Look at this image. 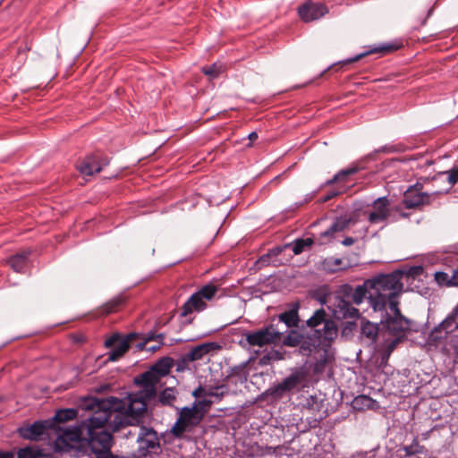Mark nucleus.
<instances>
[{
  "instance_id": "f257e3e1",
  "label": "nucleus",
  "mask_w": 458,
  "mask_h": 458,
  "mask_svg": "<svg viewBox=\"0 0 458 458\" xmlns=\"http://www.w3.org/2000/svg\"><path fill=\"white\" fill-rule=\"evenodd\" d=\"M156 396H147L142 387L127 393L123 399L115 396L107 398L87 397L81 399L80 406L93 413L77 421L72 429H100L110 420L112 429L140 427V429H153L144 426L148 415V404Z\"/></svg>"
},
{
  "instance_id": "f03ea898",
  "label": "nucleus",
  "mask_w": 458,
  "mask_h": 458,
  "mask_svg": "<svg viewBox=\"0 0 458 458\" xmlns=\"http://www.w3.org/2000/svg\"><path fill=\"white\" fill-rule=\"evenodd\" d=\"M337 335V325L321 307L307 320L301 321L300 330H290L283 337L282 344L287 347L299 346L300 354L310 356L319 346H330Z\"/></svg>"
},
{
  "instance_id": "7ed1b4c3",
  "label": "nucleus",
  "mask_w": 458,
  "mask_h": 458,
  "mask_svg": "<svg viewBox=\"0 0 458 458\" xmlns=\"http://www.w3.org/2000/svg\"><path fill=\"white\" fill-rule=\"evenodd\" d=\"M403 271L397 269L388 274H377L366 280L369 286L368 301L375 312L390 307L392 302H399L398 297L403 288Z\"/></svg>"
},
{
  "instance_id": "20e7f679",
  "label": "nucleus",
  "mask_w": 458,
  "mask_h": 458,
  "mask_svg": "<svg viewBox=\"0 0 458 458\" xmlns=\"http://www.w3.org/2000/svg\"><path fill=\"white\" fill-rule=\"evenodd\" d=\"M174 360L169 356L157 360L148 370L134 377V385L142 387L147 396H157V386L160 379L170 373Z\"/></svg>"
},
{
  "instance_id": "39448f33",
  "label": "nucleus",
  "mask_w": 458,
  "mask_h": 458,
  "mask_svg": "<svg viewBox=\"0 0 458 458\" xmlns=\"http://www.w3.org/2000/svg\"><path fill=\"white\" fill-rule=\"evenodd\" d=\"M377 312L380 314L379 325L385 335L405 337L411 325L410 320L401 313L399 302H392L390 307Z\"/></svg>"
},
{
  "instance_id": "423d86ee",
  "label": "nucleus",
  "mask_w": 458,
  "mask_h": 458,
  "mask_svg": "<svg viewBox=\"0 0 458 458\" xmlns=\"http://www.w3.org/2000/svg\"><path fill=\"white\" fill-rule=\"evenodd\" d=\"M286 329L277 328L271 321L256 331L243 333L246 343L250 346L263 347L268 344H276L283 342V335Z\"/></svg>"
},
{
  "instance_id": "0eeeda50",
  "label": "nucleus",
  "mask_w": 458,
  "mask_h": 458,
  "mask_svg": "<svg viewBox=\"0 0 458 458\" xmlns=\"http://www.w3.org/2000/svg\"><path fill=\"white\" fill-rule=\"evenodd\" d=\"M353 287L349 284H342L336 291L335 308L332 310L335 318L356 319L360 317V311L351 303Z\"/></svg>"
},
{
  "instance_id": "6e6552de",
  "label": "nucleus",
  "mask_w": 458,
  "mask_h": 458,
  "mask_svg": "<svg viewBox=\"0 0 458 458\" xmlns=\"http://www.w3.org/2000/svg\"><path fill=\"white\" fill-rule=\"evenodd\" d=\"M211 403L212 400L205 398L202 401H195L192 407L182 408L175 423L170 429H185L188 427L198 425Z\"/></svg>"
},
{
  "instance_id": "1a4fd4ad",
  "label": "nucleus",
  "mask_w": 458,
  "mask_h": 458,
  "mask_svg": "<svg viewBox=\"0 0 458 458\" xmlns=\"http://www.w3.org/2000/svg\"><path fill=\"white\" fill-rule=\"evenodd\" d=\"M301 309L300 301H295L286 304V310L277 316L271 318L272 324L277 328L286 329L285 334L288 335L292 329L300 330L301 320L300 318L299 310Z\"/></svg>"
},
{
  "instance_id": "9d476101",
  "label": "nucleus",
  "mask_w": 458,
  "mask_h": 458,
  "mask_svg": "<svg viewBox=\"0 0 458 458\" xmlns=\"http://www.w3.org/2000/svg\"><path fill=\"white\" fill-rule=\"evenodd\" d=\"M458 315L450 312L442 322L436 326L428 335L430 344L439 345L448 340L450 335L458 330Z\"/></svg>"
},
{
  "instance_id": "9b49d317",
  "label": "nucleus",
  "mask_w": 458,
  "mask_h": 458,
  "mask_svg": "<svg viewBox=\"0 0 458 458\" xmlns=\"http://www.w3.org/2000/svg\"><path fill=\"white\" fill-rule=\"evenodd\" d=\"M87 397H91L90 395H86V396H81L78 399L77 401V407L76 408H62V409H57L55 412V415L50 417L51 418V421H52V424H53V428H64V425L67 422H70V421H72L74 420H76L79 416H80V411H87L89 412V414L87 415L89 416L90 414L93 413V411H87L85 409H82L81 406H80V402L81 401V399L83 398H87ZM81 420L85 419L86 416L81 414ZM72 426H70L69 428H71Z\"/></svg>"
},
{
  "instance_id": "f8f14e48",
  "label": "nucleus",
  "mask_w": 458,
  "mask_h": 458,
  "mask_svg": "<svg viewBox=\"0 0 458 458\" xmlns=\"http://www.w3.org/2000/svg\"><path fill=\"white\" fill-rule=\"evenodd\" d=\"M301 374L294 372L284 377L280 383L267 388L264 394L271 397L273 401L283 398L290 390L294 388L301 382Z\"/></svg>"
},
{
  "instance_id": "ddd939ff",
  "label": "nucleus",
  "mask_w": 458,
  "mask_h": 458,
  "mask_svg": "<svg viewBox=\"0 0 458 458\" xmlns=\"http://www.w3.org/2000/svg\"><path fill=\"white\" fill-rule=\"evenodd\" d=\"M109 164L106 157L99 152H95L86 156L78 165V171L83 175H92L99 173L103 166Z\"/></svg>"
},
{
  "instance_id": "4468645a",
  "label": "nucleus",
  "mask_w": 458,
  "mask_h": 458,
  "mask_svg": "<svg viewBox=\"0 0 458 458\" xmlns=\"http://www.w3.org/2000/svg\"><path fill=\"white\" fill-rule=\"evenodd\" d=\"M421 185L416 183L405 191L403 204L406 208H416L430 204V194L421 191Z\"/></svg>"
},
{
  "instance_id": "2eb2a0df",
  "label": "nucleus",
  "mask_w": 458,
  "mask_h": 458,
  "mask_svg": "<svg viewBox=\"0 0 458 458\" xmlns=\"http://www.w3.org/2000/svg\"><path fill=\"white\" fill-rule=\"evenodd\" d=\"M328 13L327 6L321 2H306L298 7V13L305 22H310L322 18Z\"/></svg>"
},
{
  "instance_id": "dca6fc26",
  "label": "nucleus",
  "mask_w": 458,
  "mask_h": 458,
  "mask_svg": "<svg viewBox=\"0 0 458 458\" xmlns=\"http://www.w3.org/2000/svg\"><path fill=\"white\" fill-rule=\"evenodd\" d=\"M374 210L368 216V221L371 225L385 222L389 217L390 199L387 196L379 197L371 203Z\"/></svg>"
},
{
  "instance_id": "f3484780",
  "label": "nucleus",
  "mask_w": 458,
  "mask_h": 458,
  "mask_svg": "<svg viewBox=\"0 0 458 458\" xmlns=\"http://www.w3.org/2000/svg\"><path fill=\"white\" fill-rule=\"evenodd\" d=\"M383 342L374 346L375 351L379 355V367L384 368L387 365L388 360L397 344L403 339L399 336L382 337Z\"/></svg>"
},
{
  "instance_id": "a211bd4d",
  "label": "nucleus",
  "mask_w": 458,
  "mask_h": 458,
  "mask_svg": "<svg viewBox=\"0 0 458 458\" xmlns=\"http://www.w3.org/2000/svg\"><path fill=\"white\" fill-rule=\"evenodd\" d=\"M360 337L361 340L366 341L369 345L375 346L377 339L385 337V333L379 323H373L362 318L360 321Z\"/></svg>"
},
{
  "instance_id": "6ab92c4d",
  "label": "nucleus",
  "mask_w": 458,
  "mask_h": 458,
  "mask_svg": "<svg viewBox=\"0 0 458 458\" xmlns=\"http://www.w3.org/2000/svg\"><path fill=\"white\" fill-rule=\"evenodd\" d=\"M105 346L106 348L114 347L108 353L107 360L109 361H115L129 350L130 344H128L126 340H122L119 333H114L105 341Z\"/></svg>"
},
{
  "instance_id": "aec40b11",
  "label": "nucleus",
  "mask_w": 458,
  "mask_h": 458,
  "mask_svg": "<svg viewBox=\"0 0 458 458\" xmlns=\"http://www.w3.org/2000/svg\"><path fill=\"white\" fill-rule=\"evenodd\" d=\"M360 170V168L355 165L342 169L337 172L331 179H328L321 183L319 189L336 184L335 186H344L346 190L348 187L347 184L352 182L351 176L356 174Z\"/></svg>"
},
{
  "instance_id": "412c9836",
  "label": "nucleus",
  "mask_w": 458,
  "mask_h": 458,
  "mask_svg": "<svg viewBox=\"0 0 458 458\" xmlns=\"http://www.w3.org/2000/svg\"><path fill=\"white\" fill-rule=\"evenodd\" d=\"M353 221L352 217L347 216H337L334 219L331 225L320 233V238H326L328 241L334 239V235L335 233H340L344 231Z\"/></svg>"
},
{
  "instance_id": "4be33fe9",
  "label": "nucleus",
  "mask_w": 458,
  "mask_h": 458,
  "mask_svg": "<svg viewBox=\"0 0 458 458\" xmlns=\"http://www.w3.org/2000/svg\"><path fill=\"white\" fill-rule=\"evenodd\" d=\"M207 308V303L198 292H195L184 302L181 310V317H186L193 311L200 312Z\"/></svg>"
},
{
  "instance_id": "5701e85b",
  "label": "nucleus",
  "mask_w": 458,
  "mask_h": 458,
  "mask_svg": "<svg viewBox=\"0 0 458 458\" xmlns=\"http://www.w3.org/2000/svg\"><path fill=\"white\" fill-rule=\"evenodd\" d=\"M401 46L402 45L398 44V43H386V44H384V45H382L380 47H374L373 49H371L369 51H366L364 53L356 55L353 57H350V58H347L345 60L339 61L338 64H340L342 65L343 64H348L356 62V61L360 60L361 57H363V56H365L367 55H369V54H374V53H383V54L392 53V52H394L397 49H399L401 47Z\"/></svg>"
},
{
  "instance_id": "b1692460",
  "label": "nucleus",
  "mask_w": 458,
  "mask_h": 458,
  "mask_svg": "<svg viewBox=\"0 0 458 458\" xmlns=\"http://www.w3.org/2000/svg\"><path fill=\"white\" fill-rule=\"evenodd\" d=\"M248 363L249 361H243L231 368L230 371L226 375V378L235 385L244 384L249 377V371L247 368Z\"/></svg>"
},
{
  "instance_id": "393cba45",
  "label": "nucleus",
  "mask_w": 458,
  "mask_h": 458,
  "mask_svg": "<svg viewBox=\"0 0 458 458\" xmlns=\"http://www.w3.org/2000/svg\"><path fill=\"white\" fill-rule=\"evenodd\" d=\"M220 349V345L216 342L203 343L194 346L188 352L189 360L193 361L201 360L206 354Z\"/></svg>"
},
{
  "instance_id": "a878e982",
  "label": "nucleus",
  "mask_w": 458,
  "mask_h": 458,
  "mask_svg": "<svg viewBox=\"0 0 458 458\" xmlns=\"http://www.w3.org/2000/svg\"><path fill=\"white\" fill-rule=\"evenodd\" d=\"M32 250L30 249L23 250L21 252H17L16 254L11 256L7 259V264L18 273L23 272L29 257L31 255Z\"/></svg>"
},
{
  "instance_id": "bb28decb",
  "label": "nucleus",
  "mask_w": 458,
  "mask_h": 458,
  "mask_svg": "<svg viewBox=\"0 0 458 458\" xmlns=\"http://www.w3.org/2000/svg\"><path fill=\"white\" fill-rule=\"evenodd\" d=\"M175 390L174 387L165 388L155 399H152L154 405L161 404L163 406H172L175 401Z\"/></svg>"
},
{
  "instance_id": "cd10ccee",
  "label": "nucleus",
  "mask_w": 458,
  "mask_h": 458,
  "mask_svg": "<svg viewBox=\"0 0 458 458\" xmlns=\"http://www.w3.org/2000/svg\"><path fill=\"white\" fill-rule=\"evenodd\" d=\"M71 428H59V429H71ZM16 429H58V428H53L51 418L46 420H38L32 423H24L18 427Z\"/></svg>"
},
{
  "instance_id": "c85d7f7f",
  "label": "nucleus",
  "mask_w": 458,
  "mask_h": 458,
  "mask_svg": "<svg viewBox=\"0 0 458 458\" xmlns=\"http://www.w3.org/2000/svg\"><path fill=\"white\" fill-rule=\"evenodd\" d=\"M47 454L45 451L37 446V445H30L23 448L19 449L17 452V458H46Z\"/></svg>"
},
{
  "instance_id": "c756f323",
  "label": "nucleus",
  "mask_w": 458,
  "mask_h": 458,
  "mask_svg": "<svg viewBox=\"0 0 458 458\" xmlns=\"http://www.w3.org/2000/svg\"><path fill=\"white\" fill-rule=\"evenodd\" d=\"M375 403L374 399L365 394L356 396L352 402V408L358 411L372 409Z\"/></svg>"
},
{
  "instance_id": "7c9ffc66",
  "label": "nucleus",
  "mask_w": 458,
  "mask_h": 458,
  "mask_svg": "<svg viewBox=\"0 0 458 458\" xmlns=\"http://www.w3.org/2000/svg\"><path fill=\"white\" fill-rule=\"evenodd\" d=\"M157 431H144V434L140 436L141 439V448L154 449L159 446V443L157 437Z\"/></svg>"
},
{
  "instance_id": "2f4dec72",
  "label": "nucleus",
  "mask_w": 458,
  "mask_h": 458,
  "mask_svg": "<svg viewBox=\"0 0 458 458\" xmlns=\"http://www.w3.org/2000/svg\"><path fill=\"white\" fill-rule=\"evenodd\" d=\"M369 296V286L366 284V280L360 285H358L355 289L353 288L351 303L353 302L356 305H360L364 299L368 300Z\"/></svg>"
},
{
  "instance_id": "473e14b6",
  "label": "nucleus",
  "mask_w": 458,
  "mask_h": 458,
  "mask_svg": "<svg viewBox=\"0 0 458 458\" xmlns=\"http://www.w3.org/2000/svg\"><path fill=\"white\" fill-rule=\"evenodd\" d=\"M314 243L312 238H297L292 242H290V247H292V250L294 255H300L302 253L307 247H311Z\"/></svg>"
},
{
  "instance_id": "72a5a7b5",
  "label": "nucleus",
  "mask_w": 458,
  "mask_h": 458,
  "mask_svg": "<svg viewBox=\"0 0 458 458\" xmlns=\"http://www.w3.org/2000/svg\"><path fill=\"white\" fill-rule=\"evenodd\" d=\"M228 387L225 385H219L216 386H210L206 393V396L209 397L208 400L220 401L221 398L227 394Z\"/></svg>"
},
{
  "instance_id": "f704fd0d",
  "label": "nucleus",
  "mask_w": 458,
  "mask_h": 458,
  "mask_svg": "<svg viewBox=\"0 0 458 458\" xmlns=\"http://www.w3.org/2000/svg\"><path fill=\"white\" fill-rule=\"evenodd\" d=\"M342 264V259L333 257H327L322 261L323 268L329 273L341 269Z\"/></svg>"
},
{
  "instance_id": "c9c22d12",
  "label": "nucleus",
  "mask_w": 458,
  "mask_h": 458,
  "mask_svg": "<svg viewBox=\"0 0 458 458\" xmlns=\"http://www.w3.org/2000/svg\"><path fill=\"white\" fill-rule=\"evenodd\" d=\"M218 291V286L214 284L213 283H209L202 286L199 291H197L199 295L204 298V300H211L216 292Z\"/></svg>"
},
{
  "instance_id": "e433bc0d",
  "label": "nucleus",
  "mask_w": 458,
  "mask_h": 458,
  "mask_svg": "<svg viewBox=\"0 0 458 458\" xmlns=\"http://www.w3.org/2000/svg\"><path fill=\"white\" fill-rule=\"evenodd\" d=\"M434 279L439 286H454L451 284L452 276L444 271H437L434 274Z\"/></svg>"
},
{
  "instance_id": "4c0bfd02",
  "label": "nucleus",
  "mask_w": 458,
  "mask_h": 458,
  "mask_svg": "<svg viewBox=\"0 0 458 458\" xmlns=\"http://www.w3.org/2000/svg\"><path fill=\"white\" fill-rule=\"evenodd\" d=\"M344 192H345L344 186H335L334 188L330 189L324 196H322L320 198L319 202L325 203V202L329 201L330 199H332Z\"/></svg>"
},
{
  "instance_id": "58836bf2",
  "label": "nucleus",
  "mask_w": 458,
  "mask_h": 458,
  "mask_svg": "<svg viewBox=\"0 0 458 458\" xmlns=\"http://www.w3.org/2000/svg\"><path fill=\"white\" fill-rule=\"evenodd\" d=\"M344 192H345L344 186H335L334 188L330 189L324 196H322L320 198L319 202L325 203V202L329 201L330 199H332Z\"/></svg>"
},
{
  "instance_id": "ea45409f",
  "label": "nucleus",
  "mask_w": 458,
  "mask_h": 458,
  "mask_svg": "<svg viewBox=\"0 0 458 458\" xmlns=\"http://www.w3.org/2000/svg\"><path fill=\"white\" fill-rule=\"evenodd\" d=\"M193 361L192 360H189L188 352L182 354L177 360H176V371L177 372H182L186 369H189V364L190 362Z\"/></svg>"
},
{
  "instance_id": "a19ab883",
  "label": "nucleus",
  "mask_w": 458,
  "mask_h": 458,
  "mask_svg": "<svg viewBox=\"0 0 458 458\" xmlns=\"http://www.w3.org/2000/svg\"><path fill=\"white\" fill-rule=\"evenodd\" d=\"M202 72L211 78H216L221 72V66H218L216 63L209 66H204L201 69Z\"/></svg>"
},
{
  "instance_id": "79ce46f5",
  "label": "nucleus",
  "mask_w": 458,
  "mask_h": 458,
  "mask_svg": "<svg viewBox=\"0 0 458 458\" xmlns=\"http://www.w3.org/2000/svg\"><path fill=\"white\" fill-rule=\"evenodd\" d=\"M403 150V148L402 145H390L386 144L385 146H382L380 148L377 149L376 152H385V153H396L401 152Z\"/></svg>"
},
{
  "instance_id": "37998d69",
  "label": "nucleus",
  "mask_w": 458,
  "mask_h": 458,
  "mask_svg": "<svg viewBox=\"0 0 458 458\" xmlns=\"http://www.w3.org/2000/svg\"><path fill=\"white\" fill-rule=\"evenodd\" d=\"M423 272H424L423 267L420 265H418V266H412V267H409L405 274L408 277L416 278L418 276H420L423 274Z\"/></svg>"
},
{
  "instance_id": "c03bdc74",
  "label": "nucleus",
  "mask_w": 458,
  "mask_h": 458,
  "mask_svg": "<svg viewBox=\"0 0 458 458\" xmlns=\"http://www.w3.org/2000/svg\"><path fill=\"white\" fill-rule=\"evenodd\" d=\"M121 302L120 299L111 300L103 306V311L107 314L114 312L120 306Z\"/></svg>"
},
{
  "instance_id": "a18cd8bd",
  "label": "nucleus",
  "mask_w": 458,
  "mask_h": 458,
  "mask_svg": "<svg viewBox=\"0 0 458 458\" xmlns=\"http://www.w3.org/2000/svg\"><path fill=\"white\" fill-rule=\"evenodd\" d=\"M443 174H447V181L452 186L458 182V167H453Z\"/></svg>"
},
{
  "instance_id": "49530a36",
  "label": "nucleus",
  "mask_w": 458,
  "mask_h": 458,
  "mask_svg": "<svg viewBox=\"0 0 458 458\" xmlns=\"http://www.w3.org/2000/svg\"><path fill=\"white\" fill-rule=\"evenodd\" d=\"M357 324L353 321H347L343 325L342 328V335L344 336H349L351 335L353 331L356 329Z\"/></svg>"
},
{
  "instance_id": "de8ad7c7",
  "label": "nucleus",
  "mask_w": 458,
  "mask_h": 458,
  "mask_svg": "<svg viewBox=\"0 0 458 458\" xmlns=\"http://www.w3.org/2000/svg\"><path fill=\"white\" fill-rule=\"evenodd\" d=\"M21 436L30 440H38L47 431H19Z\"/></svg>"
},
{
  "instance_id": "09e8293b",
  "label": "nucleus",
  "mask_w": 458,
  "mask_h": 458,
  "mask_svg": "<svg viewBox=\"0 0 458 458\" xmlns=\"http://www.w3.org/2000/svg\"><path fill=\"white\" fill-rule=\"evenodd\" d=\"M444 344H448L450 347L454 349V352L458 354V330L452 333L448 340L444 341Z\"/></svg>"
},
{
  "instance_id": "8fccbe9b",
  "label": "nucleus",
  "mask_w": 458,
  "mask_h": 458,
  "mask_svg": "<svg viewBox=\"0 0 458 458\" xmlns=\"http://www.w3.org/2000/svg\"><path fill=\"white\" fill-rule=\"evenodd\" d=\"M272 258L271 256L269 255V253H266L264 255H262L259 260H258V264H259L260 266H268L270 264H272L273 266H277L278 263L276 260H270Z\"/></svg>"
},
{
  "instance_id": "3c124183",
  "label": "nucleus",
  "mask_w": 458,
  "mask_h": 458,
  "mask_svg": "<svg viewBox=\"0 0 458 458\" xmlns=\"http://www.w3.org/2000/svg\"><path fill=\"white\" fill-rule=\"evenodd\" d=\"M290 248V244H284L280 246H276L270 250H268V253L271 256V258H276L278 255H280L285 249Z\"/></svg>"
},
{
  "instance_id": "603ef678",
  "label": "nucleus",
  "mask_w": 458,
  "mask_h": 458,
  "mask_svg": "<svg viewBox=\"0 0 458 458\" xmlns=\"http://www.w3.org/2000/svg\"><path fill=\"white\" fill-rule=\"evenodd\" d=\"M156 335H157L156 331H154V330L148 331L144 337V342L140 344L139 346L141 347L147 342L157 340Z\"/></svg>"
},
{
  "instance_id": "864d4df0",
  "label": "nucleus",
  "mask_w": 458,
  "mask_h": 458,
  "mask_svg": "<svg viewBox=\"0 0 458 458\" xmlns=\"http://www.w3.org/2000/svg\"><path fill=\"white\" fill-rule=\"evenodd\" d=\"M208 392V390H206L205 388H203L201 386H199L192 393V395L195 397V398H199L201 396H204V397H207L206 396V393Z\"/></svg>"
},
{
  "instance_id": "5fc2aeb1",
  "label": "nucleus",
  "mask_w": 458,
  "mask_h": 458,
  "mask_svg": "<svg viewBox=\"0 0 458 458\" xmlns=\"http://www.w3.org/2000/svg\"><path fill=\"white\" fill-rule=\"evenodd\" d=\"M267 358L279 360L284 359V355L279 351H272L268 353Z\"/></svg>"
},
{
  "instance_id": "6e6d98bb",
  "label": "nucleus",
  "mask_w": 458,
  "mask_h": 458,
  "mask_svg": "<svg viewBox=\"0 0 458 458\" xmlns=\"http://www.w3.org/2000/svg\"><path fill=\"white\" fill-rule=\"evenodd\" d=\"M321 189H318L316 191H313L312 192H310L308 194L305 195L304 199H302V201L305 203H308L310 202V200L313 199V198L316 196V194L318 193V191H320Z\"/></svg>"
},
{
  "instance_id": "4d7b16f0",
  "label": "nucleus",
  "mask_w": 458,
  "mask_h": 458,
  "mask_svg": "<svg viewBox=\"0 0 458 458\" xmlns=\"http://www.w3.org/2000/svg\"><path fill=\"white\" fill-rule=\"evenodd\" d=\"M327 293H321L315 296V299L321 304L325 305L327 303Z\"/></svg>"
},
{
  "instance_id": "13d9d810",
  "label": "nucleus",
  "mask_w": 458,
  "mask_h": 458,
  "mask_svg": "<svg viewBox=\"0 0 458 458\" xmlns=\"http://www.w3.org/2000/svg\"><path fill=\"white\" fill-rule=\"evenodd\" d=\"M15 454L13 451H0V458H14Z\"/></svg>"
},
{
  "instance_id": "bf43d9fd",
  "label": "nucleus",
  "mask_w": 458,
  "mask_h": 458,
  "mask_svg": "<svg viewBox=\"0 0 458 458\" xmlns=\"http://www.w3.org/2000/svg\"><path fill=\"white\" fill-rule=\"evenodd\" d=\"M356 242V239L352 238V237H345L343 241H342V244L344 245V246H351L352 245L354 242Z\"/></svg>"
},
{
  "instance_id": "052dcab7",
  "label": "nucleus",
  "mask_w": 458,
  "mask_h": 458,
  "mask_svg": "<svg viewBox=\"0 0 458 458\" xmlns=\"http://www.w3.org/2000/svg\"><path fill=\"white\" fill-rule=\"evenodd\" d=\"M451 284H454V286H458V267L453 272Z\"/></svg>"
},
{
  "instance_id": "680f3d73",
  "label": "nucleus",
  "mask_w": 458,
  "mask_h": 458,
  "mask_svg": "<svg viewBox=\"0 0 458 458\" xmlns=\"http://www.w3.org/2000/svg\"><path fill=\"white\" fill-rule=\"evenodd\" d=\"M248 139L250 140V142L246 145L247 147H251L252 143L251 141L258 139V133L256 131H252L248 135Z\"/></svg>"
},
{
  "instance_id": "e2e57ef3",
  "label": "nucleus",
  "mask_w": 458,
  "mask_h": 458,
  "mask_svg": "<svg viewBox=\"0 0 458 458\" xmlns=\"http://www.w3.org/2000/svg\"><path fill=\"white\" fill-rule=\"evenodd\" d=\"M404 451L407 454H413L415 453H419L420 450H418V448H414L413 445H410V446H405L404 447Z\"/></svg>"
},
{
  "instance_id": "0e129e2a",
  "label": "nucleus",
  "mask_w": 458,
  "mask_h": 458,
  "mask_svg": "<svg viewBox=\"0 0 458 458\" xmlns=\"http://www.w3.org/2000/svg\"><path fill=\"white\" fill-rule=\"evenodd\" d=\"M138 336V334L137 333H130L128 334L124 338H123L122 340H126L128 344H130V342L136 338Z\"/></svg>"
},
{
  "instance_id": "69168bd1",
  "label": "nucleus",
  "mask_w": 458,
  "mask_h": 458,
  "mask_svg": "<svg viewBox=\"0 0 458 458\" xmlns=\"http://www.w3.org/2000/svg\"><path fill=\"white\" fill-rule=\"evenodd\" d=\"M302 205H304V202L301 200V201H298V202H295L293 205L291 206V210H294V209H297L299 208L300 207H301Z\"/></svg>"
},
{
  "instance_id": "338daca9",
  "label": "nucleus",
  "mask_w": 458,
  "mask_h": 458,
  "mask_svg": "<svg viewBox=\"0 0 458 458\" xmlns=\"http://www.w3.org/2000/svg\"><path fill=\"white\" fill-rule=\"evenodd\" d=\"M157 340L159 341V344H164V338H165V334L164 333H159V334H157Z\"/></svg>"
},
{
  "instance_id": "774afa93",
  "label": "nucleus",
  "mask_w": 458,
  "mask_h": 458,
  "mask_svg": "<svg viewBox=\"0 0 458 458\" xmlns=\"http://www.w3.org/2000/svg\"><path fill=\"white\" fill-rule=\"evenodd\" d=\"M174 437H183V434L185 431H179V430H176V431H170Z\"/></svg>"
}]
</instances>
